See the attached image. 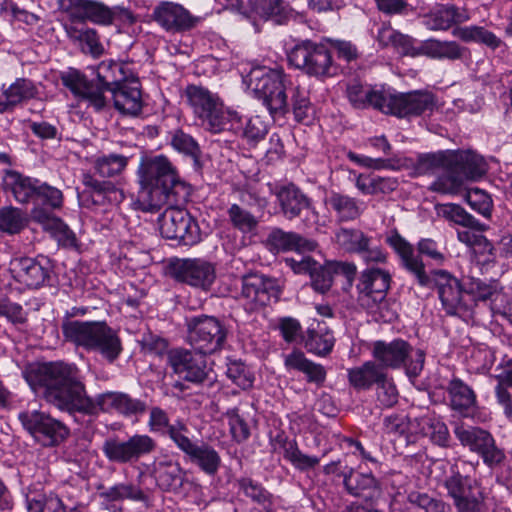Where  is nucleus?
I'll use <instances>...</instances> for the list:
<instances>
[{
	"label": "nucleus",
	"mask_w": 512,
	"mask_h": 512,
	"mask_svg": "<svg viewBox=\"0 0 512 512\" xmlns=\"http://www.w3.org/2000/svg\"><path fill=\"white\" fill-rule=\"evenodd\" d=\"M28 381L48 403L69 413L93 415L98 410H115L131 416L144 413L147 407L145 402L121 392L103 393L94 401L87 395L81 372L75 364L61 361L44 364L29 374Z\"/></svg>",
	"instance_id": "obj_1"
},
{
	"label": "nucleus",
	"mask_w": 512,
	"mask_h": 512,
	"mask_svg": "<svg viewBox=\"0 0 512 512\" xmlns=\"http://www.w3.org/2000/svg\"><path fill=\"white\" fill-rule=\"evenodd\" d=\"M137 175L138 203L144 212L157 211L165 205H183L189 198V186L179 179L175 167L163 155L143 157Z\"/></svg>",
	"instance_id": "obj_2"
},
{
	"label": "nucleus",
	"mask_w": 512,
	"mask_h": 512,
	"mask_svg": "<svg viewBox=\"0 0 512 512\" xmlns=\"http://www.w3.org/2000/svg\"><path fill=\"white\" fill-rule=\"evenodd\" d=\"M184 95L193 115L206 130L220 133L233 127L232 122H239L240 116L224 106L218 94L200 85H188Z\"/></svg>",
	"instance_id": "obj_3"
},
{
	"label": "nucleus",
	"mask_w": 512,
	"mask_h": 512,
	"mask_svg": "<svg viewBox=\"0 0 512 512\" xmlns=\"http://www.w3.org/2000/svg\"><path fill=\"white\" fill-rule=\"evenodd\" d=\"M246 81L272 116H283L289 111L288 93L291 95V87L295 85L283 69L256 67Z\"/></svg>",
	"instance_id": "obj_4"
},
{
	"label": "nucleus",
	"mask_w": 512,
	"mask_h": 512,
	"mask_svg": "<svg viewBox=\"0 0 512 512\" xmlns=\"http://www.w3.org/2000/svg\"><path fill=\"white\" fill-rule=\"evenodd\" d=\"M246 81L272 116H283L289 111L288 93L291 95V87L295 85L283 69L256 67Z\"/></svg>",
	"instance_id": "obj_5"
},
{
	"label": "nucleus",
	"mask_w": 512,
	"mask_h": 512,
	"mask_svg": "<svg viewBox=\"0 0 512 512\" xmlns=\"http://www.w3.org/2000/svg\"><path fill=\"white\" fill-rule=\"evenodd\" d=\"M287 60L295 69L319 80L332 78L339 72L327 42L301 40L287 52Z\"/></svg>",
	"instance_id": "obj_6"
},
{
	"label": "nucleus",
	"mask_w": 512,
	"mask_h": 512,
	"mask_svg": "<svg viewBox=\"0 0 512 512\" xmlns=\"http://www.w3.org/2000/svg\"><path fill=\"white\" fill-rule=\"evenodd\" d=\"M391 281L389 271L368 267L360 273L356 284L357 304L369 313L379 314L385 322L396 318V313L386 308Z\"/></svg>",
	"instance_id": "obj_7"
},
{
	"label": "nucleus",
	"mask_w": 512,
	"mask_h": 512,
	"mask_svg": "<svg viewBox=\"0 0 512 512\" xmlns=\"http://www.w3.org/2000/svg\"><path fill=\"white\" fill-rule=\"evenodd\" d=\"M468 160L446 165L444 171L429 186L432 192L457 196L466 190V182L481 178L487 171L484 158L471 150H464Z\"/></svg>",
	"instance_id": "obj_8"
},
{
	"label": "nucleus",
	"mask_w": 512,
	"mask_h": 512,
	"mask_svg": "<svg viewBox=\"0 0 512 512\" xmlns=\"http://www.w3.org/2000/svg\"><path fill=\"white\" fill-rule=\"evenodd\" d=\"M372 356L383 370L404 367L409 377H418L425 363L424 351L415 350L407 341L400 338L391 342L375 341L372 346Z\"/></svg>",
	"instance_id": "obj_9"
},
{
	"label": "nucleus",
	"mask_w": 512,
	"mask_h": 512,
	"mask_svg": "<svg viewBox=\"0 0 512 512\" xmlns=\"http://www.w3.org/2000/svg\"><path fill=\"white\" fill-rule=\"evenodd\" d=\"M18 419L23 428L43 447H57L70 434L69 428L63 422L38 410L22 411Z\"/></svg>",
	"instance_id": "obj_10"
},
{
	"label": "nucleus",
	"mask_w": 512,
	"mask_h": 512,
	"mask_svg": "<svg viewBox=\"0 0 512 512\" xmlns=\"http://www.w3.org/2000/svg\"><path fill=\"white\" fill-rule=\"evenodd\" d=\"M452 426L453 433L460 444L478 454L486 465L492 467L504 460L503 450L496 445L489 431L478 426L467 425L463 421H455Z\"/></svg>",
	"instance_id": "obj_11"
},
{
	"label": "nucleus",
	"mask_w": 512,
	"mask_h": 512,
	"mask_svg": "<svg viewBox=\"0 0 512 512\" xmlns=\"http://www.w3.org/2000/svg\"><path fill=\"white\" fill-rule=\"evenodd\" d=\"M159 217V229L164 238L176 240L185 246H193L201 241V231L197 221L180 205H167Z\"/></svg>",
	"instance_id": "obj_12"
},
{
	"label": "nucleus",
	"mask_w": 512,
	"mask_h": 512,
	"mask_svg": "<svg viewBox=\"0 0 512 512\" xmlns=\"http://www.w3.org/2000/svg\"><path fill=\"white\" fill-rule=\"evenodd\" d=\"M281 295L278 281L264 274L252 273L241 278V291L238 297L244 310L253 313L261 310L271 300L277 301Z\"/></svg>",
	"instance_id": "obj_13"
},
{
	"label": "nucleus",
	"mask_w": 512,
	"mask_h": 512,
	"mask_svg": "<svg viewBox=\"0 0 512 512\" xmlns=\"http://www.w3.org/2000/svg\"><path fill=\"white\" fill-rule=\"evenodd\" d=\"M447 495L453 500L458 512H480L484 496L480 483L469 475H462L453 466L444 480Z\"/></svg>",
	"instance_id": "obj_14"
},
{
	"label": "nucleus",
	"mask_w": 512,
	"mask_h": 512,
	"mask_svg": "<svg viewBox=\"0 0 512 512\" xmlns=\"http://www.w3.org/2000/svg\"><path fill=\"white\" fill-rule=\"evenodd\" d=\"M435 107L436 99L431 92L415 90L408 93H392L386 89L382 113L399 118H411L432 112Z\"/></svg>",
	"instance_id": "obj_15"
},
{
	"label": "nucleus",
	"mask_w": 512,
	"mask_h": 512,
	"mask_svg": "<svg viewBox=\"0 0 512 512\" xmlns=\"http://www.w3.org/2000/svg\"><path fill=\"white\" fill-rule=\"evenodd\" d=\"M226 334L222 323L212 316L194 317L188 322V342L200 354H211L221 349Z\"/></svg>",
	"instance_id": "obj_16"
},
{
	"label": "nucleus",
	"mask_w": 512,
	"mask_h": 512,
	"mask_svg": "<svg viewBox=\"0 0 512 512\" xmlns=\"http://www.w3.org/2000/svg\"><path fill=\"white\" fill-rule=\"evenodd\" d=\"M157 442L147 434H135L125 441L117 437L108 438L102 445L104 456L113 463L126 464L137 462L140 458L153 453Z\"/></svg>",
	"instance_id": "obj_17"
},
{
	"label": "nucleus",
	"mask_w": 512,
	"mask_h": 512,
	"mask_svg": "<svg viewBox=\"0 0 512 512\" xmlns=\"http://www.w3.org/2000/svg\"><path fill=\"white\" fill-rule=\"evenodd\" d=\"M169 272L173 279L203 291H208L216 279L215 266L204 259H176Z\"/></svg>",
	"instance_id": "obj_18"
},
{
	"label": "nucleus",
	"mask_w": 512,
	"mask_h": 512,
	"mask_svg": "<svg viewBox=\"0 0 512 512\" xmlns=\"http://www.w3.org/2000/svg\"><path fill=\"white\" fill-rule=\"evenodd\" d=\"M431 286L437 290L442 308L448 315H456L467 311L465 292L458 278L446 270L431 272Z\"/></svg>",
	"instance_id": "obj_19"
},
{
	"label": "nucleus",
	"mask_w": 512,
	"mask_h": 512,
	"mask_svg": "<svg viewBox=\"0 0 512 512\" xmlns=\"http://www.w3.org/2000/svg\"><path fill=\"white\" fill-rule=\"evenodd\" d=\"M168 363L173 372L185 381L201 384L209 378L205 355L197 351L172 349L168 353Z\"/></svg>",
	"instance_id": "obj_20"
},
{
	"label": "nucleus",
	"mask_w": 512,
	"mask_h": 512,
	"mask_svg": "<svg viewBox=\"0 0 512 512\" xmlns=\"http://www.w3.org/2000/svg\"><path fill=\"white\" fill-rule=\"evenodd\" d=\"M345 491L361 501L373 504L382 494L379 481L372 473H362L349 468L342 473Z\"/></svg>",
	"instance_id": "obj_21"
},
{
	"label": "nucleus",
	"mask_w": 512,
	"mask_h": 512,
	"mask_svg": "<svg viewBox=\"0 0 512 512\" xmlns=\"http://www.w3.org/2000/svg\"><path fill=\"white\" fill-rule=\"evenodd\" d=\"M10 265L14 278L29 288L42 286L50 277L51 266L46 258H16Z\"/></svg>",
	"instance_id": "obj_22"
},
{
	"label": "nucleus",
	"mask_w": 512,
	"mask_h": 512,
	"mask_svg": "<svg viewBox=\"0 0 512 512\" xmlns=\"http://www.w3.org/2000/svg\"><path fill=\"white\" fill-rule=\"evenodd\" d=\"M448 406L462 418H473L478 409L475 391L462 379L453 377L446 387Z\"/></svg>",
	"instance_id": "obj_23"
},
{
	"label": "nucleus",
	"mask_w": 512,
	"mask_h": 512,
	"mask_svg": "<svg viewBox=\"0 0 512 512\" xmlns=\"http://www.w3.org/2000/svg\"><path fill=\"white\" fill-rule=\"evenodd\" d=\"M65 7L67 18L76 21L93 22L100 25H110L114 20L113 11L105 4L93 0H67Z\"/></svg>",
	"instance_id": "obj_24"
},
{
	"label": "nucleus",
	"mask_w": 512,
	"mask_h": 512,
	"mask_svg": "<svg viewBox=\"0 0 512 512\" xmlns=\"http://www.w3.org/2000/svg\"><path fill=\"white\" fill-rule=\"evenodd\" d=\"M153 20L167 32H182L194 26V19L185 8L172 2H162L153 10Z\"/></svg>",
	"instance_id": "obj_25"
},
{
	"label": "nucleus",
	"mask_w": 512,
	"mask_h": 512,
	"mask_svg": "<svg viewBox=\"0 0 512 512\" xmlns=\"http://www.w3.org/2000/svg\"><path fill=\"white\" fill-rule=\"evenodd\" d=\"M269 188L276 196L283 216L288 220L299 217L303 210L311 208L310 198L292 183L281 186L269 184Z\"/></svg>",
	"instance_id": "obj_26"
},
{
	"label": "nucleus",
	"mask_w": 512,
	"mask_h": 512,
	"mask_svg": "<svg viewBox=\"0 0 512 512\" xmlns=\"http://www.w3.org/2000/svg\"><path fill=\"white\" fill-rule=\"evenodd\" d=\"M63 28L68 39L84 53L99 57L104 53V47L95 29L87 27L82 21L67 20Z\"/></svg>",
	"instance_id": "obj_27"
},
{
	"label": "nucleus",
	"mask_w": 512,
	"mask_h": 512,
	"mask_svg": "<svg viewBox=\"0 0 512 512\" xmlns=\"http://www.w3.org/2000/svg\"><path fill=\"white\" fill-rule=\"evenodd\" d=\"M110 92L114 107L121 114L137 116L141 113L143 100L140 82L135 76L120 86L114 87Z\"/></svg>",
	"instance_id": "obj_28"
},
{
	"label": "nucleus",
	"mask_w": 512,
	"mask_h": 512,
	"mask_svg": "<svg viewBox=\"0 0 512 512\" xmlns=\"http://www.w3.org/2000/svg\"><path fill=\"white\" fill-rule=\"evenodd\" d=\"M470 14L466 9L455 5H437L425 15V24L430 30L446 31L459 24L469 21Z\"/></svg>",
	"instance_id": "obj_29"
},
{
	"label": "nucleus",
	"mask_w": 512,
	"mask_h": 512,
	"mask_svg": "<svg viewBox=\"0 0 512 512\" xmlns=\"http://www.w3.org/2000/svg\"><path fill=\"white\" fill-rule=\"evenodd\" d=\"M89 350L98 352L109 363H113L123 351L122 341L106 322H98Z\"/></svg>",
	"instance_id": "obj_30"
},
{
	"label": "nucleus",
	"mask_w": 512,
	"mask_h": 512,
	"mask_svg": "<svg viewBox=\"0 0 512 512\" xmlns=\"http://www.w3.org/2000/svg\"><path fill=\"white\" fill-rule=\"evenodd\" d=\"M266 245L269 250L280 251H296L299 253L314 251L317 243L307 239L295 232H285L280 228H273L267 236Z\"/></svg>",
	"instance_id": "obj_31"
},
{
	"label": "nucleus",
	"mask_w": 512,
	"mask_h": 512,
	"mask_svg": "<svg viewBox=\"0 0 512 512\" xmlns=\"http://www.w3.org/2000/svg\"><path fill=\"white\" fill-rule=\"evenodd\" d=\"M39 184L38 179L25 176L15 170H6L3 177L4 190L10 192L17 202L23 204L37 201Z\"/></svg>",
	"instance_id": "obj_32"
},
{
	"label": "nucleus",
	"mask_w": 512,
	"mask_h": 512,
	"mask_svg": "<svg viewBox=\"0 0 512 512\" xmlns=\"http://www.w3.org/2000/svg\"><path fill=\"white\" fill-rule=\"evenodd\" d=\"M349 102L358 109L372 107L380 112L385 101L386 89L384 87H371L361 84L357 80L348 83L346 89Z\"/></svg>",
	"instance_id": "obj_33"
},
{
	"label": "nucleus",
	"mask_w": 512,
	"mask_h": 512,
	"mask_svg": "<svg viewBox=\"0 0 512 512\" xmlns=\"http://www.w3.org/2000/svg\"><path fill=\"white\" fill-rule=\"evenodd\" d=\"M284 365L286 370H295L303 373L309 383L322 386L326 380V370L324 366L306 358L300 350H294L284 356Z\"/></svg>",
	"instance_id": "obj_34"
},
{
	"label": "nucleus",
	"mask_w": 512,
	"mask_h": 512,
	"mask_svg": "<svg viewBox=\"0 0 512 512\" xmlns=\"http://www.w3.org/2000/svg\"><path fill=\"white\" fill-rule=\"evenodd\" d=\"M464 160H468V155L464 153V150L425 153L418 156L415 163V171L418 174L424 175L438 168L444 169L446 165H456Z\"/></svg>",
	"instance_id": "obj_35"
},
{
	"label": "nucleus",
	"mask_w": 512,
	"mask_h": 512,
	"mask_svg": "<svg viewBox=\"0 0 512 512\" xmlns=\"http://www.w3.org/2000/svg\"><path fill=\"white\" fill-rule=\"evenodd\" d=\"M157 485L164 491L179 492L184 484L186 472L178 462L161 460L153 469Z\"/></svg>",
	"instance_id": "obj_36"
},
{
	"label": "nucleus",
	"mask_w": 512,
	"mask_h": 512,
	"mask_svg": "<svg viewBox=\"0 0 512 512\" xmlns=\"http://www.w3.org/2000/svg\"><path fill=\"white\" fill-rule=\"evenodd\" d=\"M82 183L93 197L95 204H117L123 201L124 193L111 181H100L90 173L82 175Z\"/></svg>",
	"instance_id": "obj_37"
},
{
	"label": "nucleus",
	"mask_w": 512,
	"mask_h": 512,
	"mask_svg": "<svg viewBox=\"0 0 512 512\" xmlns=\"http://www.w3.org/2000/svg\"><path fill=\"white\" fill-rule=\"evenodd\" d=\"M99 84H102L107 91L127 82L134 77L128 64L114 60H103L96 68Z\"/></svg>",
	"instance_id": "obj_38"
},
{
	"label": "nucleus",
	"mask_w": 512,
	"mask_h": 512,
	"mask_svg": "<svg viewBox=\"0 0 512 512\" xmlns=\"http://www.w3.org/2000/svg\"><path fill=\"white\" fill-rule=\"evenodd\" d=\"M385 380V371L375 361L348 370L349 384L356 390H369Z\"/></svg>",
	"instance_id": "obj_39"
},
{
	"label": "nucleus",
	"mask_w": 512,
	"mask_h": 512,
	"mask_svg": "<svg viewBox=\"0 0 512 512\" xmlns=\"http://www.w3.org/2000/svg\"><path fill=\"white\" fill-rule=\"evenodd\" d=\"M97 325L96 321L64 319L61 330L65 341L89 350Z\"/></svg>",
	"instance_id": "obj_40"
},
{
	"label": "nucleus",
	"mask_w": 512,
	"mask_h": 512,
	"mask_svg": "<svg viewBox=\"0 0 512 512\" xmlns=\"http://www.w3.org/2000/svg\"><path fill=\"white\" fill-rule=\"evenodd\" d=\"M466 48L456 41H441L428 39L420 43V56L424 55L433 59L459 60L466 52Z\"/></svg>",
	"instance_id": "obj_41"
},
{
	"label": "nucleus",
	"mask_w": 512,
	"mask_h": 512,
	"mask_svg": "<svg viewBox=\"0 0 512 512\" xmlns=\"http://www.w3.org/2000/svg\"><path fill=\"white\" fill-rule=\"evenodd\" d=\"M188 460L209 476L217 474L221 467V456L210 444H196L186 456Z\"/></svg>",
	"instance_id": "obj_42"
},
{
	"label": "nucleus",
	"mask_w": 512,
	"mask_h": 512,
	"mask_svg": "<svg viewBox=\"0 0 512 512\" xmlns=\"http://www.w3.org/2000/svg\"><path fill=\"white\" fill-rule=\"evenodd\" d=\"M325 202L329 209L335 213L339 222L353 221L362 213V209L355 198L339 192H331Z\"/></svg>",
	"instance_id": "obj_43"
},
{
	"label": "nucleus",
	"mask_w": 512,
	"mask_h": 512,
	"mask_svg": "<svg viewBox=\"0 0 512 512\" xmlns=\"http://www.w3.org/2000/svg\"><path fill=\"white\" fill-rule=\"evenodd\" d=\"M452 35L463 42H475L488 46L491 49H497L502 41L493 32L482 26H456L452 30Z\"/></svg>",
	"instance_id": "obj_44"
},
{
	"label": "nucleus",
	"mask_w": 512,
	"mask_h": 512,
	"mask_svg": "<svg viewBox=\"0 0 512 512\" xmlns=\"http://www.w3.org/2000/svg\"><path fill=\"white\" fill-rule=\"evenodd\" d=\"M437 214L449 222L476 230L484 231L485 225L480 223L473 215L468 213L462 206L454 203L436 205Z\"/></svg>",
	"instance_id": "obj_45"
},
{
	"label": "nucleus",
	"mask_w": 512,
	"mask_h": 512,
	"mask_svg": "<svg viewBox=\"0 0 512 512\" xmlns=\"http://www.w3.org/2000/svg\"><path fill=\"white\" fill-rule=\"evenodd\" d=\"M498 383L495 386L497 403L503 408L504 415L512 421V395L508 387H512V359L502 365V370L495 376Z\"/></svg>",
	"instance_id": "obj_46"
},
{
	"label": "nucleus",
	"mask_w": 512,
	"mask_h": 512,
	"mask_svg": "<svg viewBox=\"0 0 512 512\" xmlns=\"http://www.w3.org/2000/svg\"><path fill=\"white\" fill-rule=\"evenodd\" d=\"M99 497L105 503L121 502L124 500L142 501L145 495L140 487L132 483H117L111 487H98Z\"/></svg>",
	"instance_id": "obj_47"
},
{
	"label": "nucleus",
	"mask_w": 512,
	"mask_h": 512,
	"mask_svg": "<svg viewBox=\"0 0 512 512\" xmlns=\"http://www.w3.org/2000/svg\"><path fill=\"white\" fill-rule=\"evenodd\" d=\"M335 237L343 250L358 255L366 250L368 244H372V237L356 228H341Z\"/></svg>",
	"instance_id": "obj_48"
},
{
	"label": "nucleus",
	"mask_w": 512,
	"mask_h": 512,
	"mask_svg": "<svg viewBox=\"0 0 512 512\" xmlns=\"http://www.w3.org/2000/svg\"><path fill=\"white\" fill-rule=\"evenodd\" d=\"M240 493L260 506H273V495L258 481L251 477H241L237 480Z\"/></svg>",
	"instance_id": "obj_49"
},
{
	"label": "nucleus",
	"mask_w": 512,
	"mask_h": 512,
	"mask_svg": "<svg viewBox=\"0 0 512 512\" xmlns=\"http://www.w3.org/2000/svg\"><path fill=\"white\" fill-rule=\"evenodd\" d=\"M290 98L295 120L300 123L308 122L314 113L309 92L305 88L295 85L291 87Z\"/></svg>",
	"instance_id": "obj_50"
},
{
	"label": "nucleus",
	"mask_w": 512,
	"mask_h": 512,
	"mask_svg": "<svg viewBox=\"0 0 512 512\" xmlns=\"http://www.w3.org/2000/svg\"><path fill=\"white\" fill-rule=\"evenodd\" d=\"M33 216L44 226L45 229L51 230L55 235H57L59 237V241L66 245L74 244L76 240L74 233L61 219L50 216L41 210L34 211Z\"/></svg>",
	"instance_id": "obj_51"
},
{
	"label": "nucleus",
	"mask_w": 512,
	"mask_h": 512,
	"mask_svg": "<svg viewBox=\"0 0 512 512\" xmlns=\"http://www.w3.org/2000/svg\"><path fill=\"white\" fill-rule=\"evenodd\" d=\"M128 158L119 154H110L97 158L94 162V169L99 176L110 178L119 175L127 166Z\"/></svg>",
	"instance_id": "obj_52"
},
{
	"label": "nucleus",
	"mask_w": 512,
	"mask_h": 512,
	"mask_svg": "<svg viewBox=\"0 0 512 512\" xmlns=\"http://www.w3.org/2000/svg\"><path fill=\"white\" fill-rule=\"evenodd\" d=\"M37 91L32 81L19 78L3 92V97L11 106L33 98Z\"/></svg>",
	"instance_id": "obj_53"
},
{
	"label": "nucleus",
	"mask_w": 512,
	"mask_h": 512,
	"mask_svg": "<svg viewBox=\"0 0 512 512\" xmlns=\"http://www.w3.org/2000/svg\"><path fill=\"white\" fill-rule=\"evenodd\" d=\"M229 425V432L232 440L238 444L246 442L250 435V427L247 421L240 415L237 407L230 408L225 412Z\"/></svg>",
	"instance_id": "obj_54"
},
{
	"label": "nucleus",
	"mask_w": 512,
	"mask_h": 512,
	"mask_svg": "<svg viewBox=\"0 0 512 512\" xmlns=\"http://www.w3.org/2000/svg\"><path fill=\"white\" fill-rule=\"evenodd\" d=\"M190 430L183 420L177 419L172 423V426L167 431L166 436L173 442V444L184 453L185 456L193 449L197 444L190 437Z\"/></svg>",
	"instance_id": "obj_55"
},
{
	"label": "nucleus",
	"mask_w": 512,
	"mask_h": 512,
	"mask_svg": "<svg viewBox=\"0 0 512 512\" xmlns=\"http://www.w3.org/2000/svg\"><path fill=\"white\" fill-rule=\"evenodd\" d=\"M227 377L243 390L253 386L255 377L250 368L240 360L230 361L227 364Z\"/></svg>",
	"instance_id": "obj_56"
},
{
	"label": "nucleus",
	"mask_w": 512,
	"mask_h": 512,
	"mask_svg": "<svg viewBox=\"0 0 512 512\" xmlns=\"http://www.w3.org/2000/svg\"><path fill=\"white\" fill-rule=\"evenodd\" d=\"M334 346V337L331 333H320L315 330H309L305 341V347L308 352L318 356H326Z\"/></svg>",
	"instance_id": "obj_57"
},
{
	"label": "nucleus",
	"mask_w": 512,
	"mask_h": 512,
	"mask_svg": "<svg viewBox=\"0 0 512 512\" xmlns=\"http://www.w3.org/2000/svg\"><path fill=\"white\" fill-rule=\"evenodd\" d=\"M227 214L233 227L241 232H251L258 225L257 218L238 204H232L229 207Z\"/></svg>",
	"instance_id": "obj_58"
},
{
	"label": "nucleus",
	"mask_w": 512,
	"mask_h": 512,
	"mask_svg": "<svg viewBox=\"0 0 512 512\" xmlns=\"http://www.w3.org/2000/svg\"><path fill=\"white\" fill-rule=\"evenodd\" d=\"M284 457L291 464L301 471H305L317 466L320 462L318 457L309 456L300 451L295 441L287 443L284 447Z\"/></svg>",
	"instance_id": "obj_59"
},
{
	"label": "nucleus",
	"mask_w": 512,
	"mask_h": 512,
	"mask_svg": "<svg viewBox=\"0 0 512 512\" xmlns=\"http://www.w3.org/2000/svg\"><path fill=\"white\" fill-rule=\"evenodd\" d=\"M465 201L477 213L489 218L492 213L493 201L488 193L479 188H472L465 192Z\"/></svg>",
	"instance_id": "obj_60"
},
{
	"label": "nucleus",
	"mask_w": 512,
	"mask_h": 512,
	"mask_svg": "<svg viewBox=\"0 0 512 512\" xmlns=\"http://www.w3.org/2000/svg\"><path fill=\"white\" fill-rule=\"evenodd\" d=\"M25 226L21 211L15 207H3L0 209V230L8 234H17Z\"/></svg>",
	"instance_id": "obj_61"
},
{
	"label": "nucleus",
	"mask_w": 512,
	"mask_h": 512,
	"mask_svg": "<svg viewBox=\"0 0 512 512\" xmlns=\"http://www.w3.org/2000/svg\"><path fill=\"white\" fill-rule=\"evenodd\" d=\"M408 500L416 509L415 512H447L448 509L444 502L425 493L412 492L409 494Z\"/></svg>",
	"instance_id": "obj_62"
},
{
	"label": "nucleus",
	"mask_w": 512,
	"mask_h": 512,
	"mask_svg": "<svg viewBox=\"0 0 512 512\" xmlns=\"http://www.w3.org/2000/svg\"><path fill=\"white\" fill-rule=\"evenodd\" d=\"M170 143L175 150L189 155L195 160L199 158L200 148L198 143L192 136L182 130H176L171 134Z\"/></svg>",
	"instance_id": "obj_63"
},
{
	"label": "nucleus",
	"mask_w": 512,
	"mask_h": 512,
	"mask_svg": "<svg viewBox=\"0 0 512 512\" xmlns=\"http://www.w3.org/2000/svg\"><path fill=\"white\" fill-rule=\"evenodd\" d=\"M383 429L388 435L394 437L404 436L408 439L410 432V419L408 416L403 414L387 415L383 419Z\"/></svg>",
	"instance_id": "obj_64"
}]
</instances>
